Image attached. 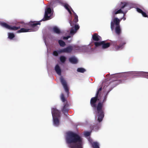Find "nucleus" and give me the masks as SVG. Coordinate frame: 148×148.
Here are the masks:
<instances>
[{
	"mask_svg": "<svg viewBox=\"0 0 148 148\" xmlns=\"http://www.w3.org/2000/svg\"><path fill=\"white\" fill-rule=\"evenodd\" d=\"M102 43H103L102 41L100 42H96L94 43L96 47H98L100 46H102Z\"/></svg>",
	"mask_w": 148,
	"mask_h": 148,
	"instance_id": "nucleus-28",
	"label": "nucleus"
},
{
	"mask_svg": "<svg viewBox=\"0 0 148 148\" xmlns=\"http://www.w3.org/2000/svg\"><path fill=\"white\" fill-rule=\"evenodd\" d=\"M8 38L10 40H12L15 37V35L13 33H8Z\"/></svg>",
	"mask_w": 148,
	"mask_h": 148,
	"instance_id": "nucleus-25",
	"label": "nucleus"
},
{
	"mask_svg": "<svg viewBox=\"0 0 148 148\" xmlns=\"http://www.w3.org/2000/svg\"><path fill=\"white\" fill-rule=\"evenodd\" d=\"M133 7V4L128 1H121L118 3L112 11L113 14H123L124 17L128 11Z\"/></svg>",
	"mask_w": 148,
	"mask_h": 148,
	"instance_id": "nucleus-2",
	"label": "nucleus"
},
{
	"mask_svg": "<svg viewBox=\"0 0 148 148\" xmlns=\"http://www.w3.org/2000/svg\"><path fill=\"white\" fill-rule=\"evenodd\" d=\"M66 141L69 148H82V138L76 133L71 132H67Z\"/></svg>",
	"mask_w": 148,
	"mask_h": 148,
	"instance_id": "nucleus-1",
	"label": "nucleus"
},
{
	"mask_svg": "<svg viewBox=\"0 0 148 148\" xmlns=\"http://www.w3.org/2000/svg\"><path fill=\"white\" fill-rule=\"evenodd\" d=\"M53 29L54 32L57 34H60L61 33L60 29L58 27L55 26L53 28Z\"/></svg>",
	"mask_w": 148,
	"mask_h": 148,
	"instance_id": "nucleus-23",
	"label": "nucleus"
},
{
	"mask_svg": "<svg viewBox=\"0 0 148 148\" xmlns=\"http://www.w3.org/2000/svg\"><path fill=\"white\" fill-rule=\"evenodd\" d=\"M136 10L138 12L141 13L143 16L144 17H147V15L146 13L145 12H143L139 8H137Z\"/></svg>",
	"mask_w": 148,
	"mask_h": 148,
	"instance_id": "nucleus-24",
	"label": "nucleus"
},
{
	"mask_svg": "<svg viewBox=\"0 0 148 148\" xmlns=\"http://www.w3.org/2000/svg\"><path fill=\"white\" fill-rule=\"evenodd\" d=\"M71 36H68L66 37H64L63 38V39L64 40H67L69 38H70Z\"/></svg>",
	"mask_w": 148,
	"mask_h": 148,
	"instance_id": "nucleus-38",
	"label": "nucleus"
},
{
	"mask_svg": "<svg viewBox=\"0 0 148 148\" xmlns=\"http://www.w3.org/2000/svg\"><path fill=\"white\" fill-rule=\"evenodd\" d=\"M40 25V21L31 22L29 23V24L28 25V28H21L20 30L18 31L17 32L20 33L36 31L38 30Z\"/></svg>",
	"mask_w": 148,
	"mask_h": 148,
	"instance_id": "nucleus-4",
	"label": "nucleus"
},
{
	"mask_svg": "<svg viewBox=\"0 0 148 148\" xmlns=\"http://www.w3.org/2000/svg\"><path fill=\"white\" fill-rule=\"evenodd\" d=\"M116 84V85L115 86H116L117 85Z\"/></svg>",
	"mask_w": 148,
	"mask_h": 148,
	"instance_id": "nucleus-40",
	"label": "nucleus"
},
{
	"mask_svg": "<svg viewBox=\"0 0 148 148\" xmlns=\"http://www.w3.org/2000/svg\"><path fill=\"white\" fill-rule=\"evenodd\" d=\"M69 60L71 63L74 64H76L78 62L77 58L74 56H72L69 58Z\"/></svg>",
	"mask_w": 148,
	"mask_h": 148,
	"instance_id": "nucleus-19",
	"label": "nucleus"
},
{
	"mask_svg": "<svg viewBox=\"0 0 148 148\" xmlns=\"http://www.w3.org/2000/svg\"><path fill=\"white\" fill-rule=\"evenodd\" d=\"M54 69L58 74L59 75H61V69L58 64H57L55 66Z\"/></svg>",
	"mask_w": 148,
	"mask_h": 148,
	"instance_id": "nucleus-18",
	"label": "nucleus"
},
{
	"mask_svg": "<svg viewBox=\"0 0 148 148\" xmlns=\"http://www.w3.org/2000/svg\"><path fill=\"white\" fill-rule=\"evenodd\" d=\"M68 105L66 104L64 106L62 110V112L65 115L67 116L68 114L67 111L68 109L67 108Z\"/></svg>",
	"mask_w": 148,
	"mask_h": 148,
	"instance_id": "nucleus-22",
	"label": "nucleus"
},
{
	"mask_svg": "<svg viewBox=\"0 0 148 148\" xmlns=\"http://www.w3.org/2000/svg\"><path fill=\"white\" fill-rule=\"evenodd\" d=\"M111 28L112 31L114 29L116 34L119 35L121 32V30L119 25V18L115 17L111 22Z\"/></svg>",
	"mask_w": 148,
	"mask_h": 148,
	"instance_id": "nucleus-6",
	"label": "nucleus"
},
{
	"mask_svg": "<svg viewBox=\"0 0 148 148\" xmlns=\"http://www.w3.org/2000/svg\"><path fill=\"white\" fill-rule=\"evenodd\" d=\"M126 42L125 40H121V42L120 44V45H122V48L123 49V48L124 45L126 44Z\"/></svg>",
	"mask_w": 148,
	"mask_h": 148,
	"instance_id": "nucleus-33",
	"label": "nucleus"
},
{
	"mask_svg": "<svg viewBox=\"0 0 148 148\" xmlns=\"http://www.w3.org/2000/svg\"><path fill=\"white\" fill-rule=\"evenodd\" d=\"M60 98H61V100H62V101L63 102H65L66 100L64 98V95L63 94H61V96H60Z\"/></svg>",
	"mask_w": 148,
	"mask_h": 148,
	"instance_id": "nucleus-34",
	"label": "nucleus"
},
{
	"mask_svg": "<svg viewBox=\"0 0 148 148\" xmlns=\"http://www.w3.org/2000/svg\"><path fill=\"white\" fill-rule=\"evenodd\" d=\"M58 43L60 46L63 47L65 45V42L62 40H59Z\"/></svg>",
	"mask_w": 148,
	"mask_h": 148,
	"instance_id": "nucleus-29",
	"label": "nucleus"
},
{
	"mask_svg": "<svg viewBox=\"0 0 148 148\" xmlns=\"http://www.w3.org/2000/svg\"><path fill=\"white\" fill-rule=\"evenodd\" d=\"M73 46H69L62 49H59L57 50L54 51L53 52V54L54 56H57L58 54L62 53H70L73 50Z\"/></svg>",
	"mask_w": 148,
	"mask_h": 148,
	"instance_id": "nucleus-8",
	"label": "nucleus"
},
{
	"mask_svg": "<svg viewBox=\"0 0 148 148\" xmlns=\"http://www.w3.org/2000/svg\"><path fill=\"white\" fill-rule=\"evenodd\" d=\"M103 43H102V47L103 49H106L109 47L110 45V44L109 43H105L104 41H102Z\"/></svg>",
	"mask_w": 148,
	"mask_h": 148,
	"instance_id": "nucleus-21",
	"label": "nucleus"
},
{
	"mask_svg": "<svg viewBox=\"0 0 148 148\" xmlns=\"http://www.w3.org/2000/svg\"><path fill=\"white\" fill-rule=\"evenodd\" d=\"M100 127V126L99 125H97L96 126H95L93 127H91V129H92V130H93L94 131H97L99 129Z\"/></svg>",
	"mask_w": 148,
	"mask_h": 148,
	"instance_id": "nucleus-27",
	"label": "nucleus"
},
{
	"mask_svg": "<svg viewBox=\"0 0 148 148\" xmlns=\"http://www.w3.org/2000/svg\"><path fill=\"white\" fill-rule=\"evenodd\" d=\"M77 71L79 72L83 73L86 71V70L84 68H79L77 69Z\"/></svg>",
	"mask_w": 148,
	"mask_h": 148,
	"instance_id": "nucleus-31",
	"label": "nucleus"
},
{
	"mask_svg": "<svg viewBox=\"0 0 148 148\" xmlns=\"http://www.w3.org/2000/svg\"><path fill=\"white\" fill-rule=\"evenodd\" d=\"M61 1V0H51V5L53 6V4L55 3H60Z\"/></svg>",
	"mask_w": 148,
	"mask_h": 148,
	"instance_id": "nucleus-30",
	"label": "nucleus"
},
{
	"mask_svg": "<svg viewBox=\"0 0 148 148\" xmlns=\"http://www.w3.org/2000/svg\"><path fill=\"white\" fill-rule=\"evenodd\" d=\"M91 132L86 131L84 132V135L86 137L89 136L91 134Z\"/></svg>",
	"mask_w": 148,
	"mask_h": 148,
	"instance_id": "nucleus-32",
	"label": "nucleus"
},
{
	"mask_svg": "<svg viewBox=\"0 0 148 148\" xmlns=\"http://www.w3.org/2000/svg\"><path fill=\"white\" fill-rule=\"evenodd\" d=\"M45 43L46 45L47 46V44H46V42L45 40Z\"/></svg>",
	"mask_w": 148,
	"mask_h": 148,
	"instance_id": "nucleus-39",
	"label": "nucleus"
},
{
	"mask_svg": "<svg viewBox=\"0 0 148 148\" xmlns=\"http://www.w3.org/2000/svg\"><path fill=\"white\" fill-rule=\"evenodd\" d=\"M113 84H116L117 85L118 84H119L121 83H122V81L121 80H115L113 82Z\"/></svg>",
	"mask_w": 148,
	"mask_h": 148,
	"instance_id": "nucleus-35",
	"label": "nucleus"
},
{
	"mask_svg": "<svg viewBox=\"0 0 148 148\" xmlns=\"http://www.w3.org/2000/svg\"><path fill=\"white\" fill-rule=\"evenodd\" d=\"M98 96H96V95L95 97H92L90 100V102L91 106L95 109L96 108V102L97 99L99 100V99H98Z\"/></svg>",
	"mask_w": 148,
	"mask_h": 148,
	"instance_id": "nucleus-15",
	"label": "nucleus"
},
{
	"mask_svg": "<svg viewBox=\"0 0 148 148\" xmlns=\"http://www.w3.org/2000/svg\"><path fill=\"white\" fill-rule=\"evenodd\" d=\"M60 59L61 62L64 63L66 60V58L64 56H61L60 57Z\"/></svg>",
	"mask_w": 148,
	"mask_h": 148,
	"instance_id": "nucleus-26",
	"label": "nucleus"
},
{
	"mask_svg": "<svg viewBox=\"0 0 148 148\" xmlns=\"http://www.w3.org/2000/svg\"><path fill=\"white\" fill-rule=\"evenodd\" d=\"M53 14V12L50 8H47L45 9L44 18L41 20L45 21L50 19Z\"/></svg>",
	"mask_w": 148,
	"mask_h": 148,
	"instance_id": "nucleus-9",
	"label": "nucleus"
},
{
	"mask_svg": "<svg viewBox=\"0 0 148 148\" xmlns=\"http://www.w3.org/2000/svg\"><path fill=\"white\" fill-rule=\"evenodd\" d=\"M63 6L67 10L70 14H71V10L73 12V10H72V8L67 3H65L63 4Z\"/></svg>",
	"mask_w": 148,
	"mask_h": 148,
	"instance_id": "nucleus-20",
	"label": "nucleus"
},
{
	"mask_svg": "<svg viewBox=\"0 0 148 148\" xmlns=\"http://www.w3.org/2000/svg\"><path fill=\"white\" fill-rule=\"evenodd\" d=\"M88 140L90 143L92 144L93 148H99V143L97 142H94L92 143V140L90 138H88Z\"/></svg>",
	"mask_w": 148,
	"mask_h": 148,
	"instance_id": "nucleus-17",
	"label": "nucleus"
},
{
	"mask_svg": "<svg viewBox=\"0 0 148 148\" xmlns=\"http://www.w3.org/2000/svg\"><path fill=\"white\" fill-rule=\"evenodd\" d=\"M92 38L93 40L98 41L101 40V37L97 34L95 33L92 36Z\"/></svg>",
	"mask_w": 148,
	"mask_h": 148,
	"instance_id": "nucleus-16",
	"label": "nucleus"
},
{
	"mask_svg": "<svg viewBox=\"0 0 148 148\" xmlns=\"http://www.w3.org/2000/svg\"><path fill=\"white\" fill-rule=\"evenodd\" d=\"M126 18L125 17L123 16V17L121 18L120 19H119V23L120 22V21L122 20H123L124 21H125V20Z\"/></svg>",
	"mask_w": 148,
	"mask_h": 148,
	"instance_id": "nucleus-37",
	"label": "nucleus"
},
{
	"mask_svg": "<svg viewBox=\"0 0 148 148\" xmlns=\"http://www.w3.org/2000/svg\"><path fill=\"white\" fill-rule=\"evenodd\" d=\"M129 74H134L136 76H140L146 77L148 76V72H130L129 73Z\"/></svg>",
	"mask_w": 148,
	"mask_h": 148,
	"instance_id": "nucleus-12",
	"label": "nucleus"
},
{
	"mask_svg": "<svg viewBox=\"0 0 148 148\" xmlns=\"http://www.w3.org/2000/svg\"><path fill=\"white\" fill-rule=\"evenodd\" d=\"M120 43L119 41H114L113 42V45L114 47V50L117 51L123 49L122 45H118L117 44Z\"/></svg>",
	"mask_w": 148,
	"mask_h": 148,
	"instance_id": "nucleus-14",
	"label": "nucleus"
},
{
	"mask_svg": "<svg viewBox=\"0 0 148 148\" xmlns=\"http://www.w3.org/2000/svg\"><path fill=\"white\" fill-rule=\"evenodd\" d=\"M60 80L65 92L67 94H68L69 92V90L67 87V83L66 81L62 77H60Z\"/></svg>",
	"mask_w": 148,
	"mask_h": 148,
	"instance_id": "nucleus-13",
	"label": "nucleus"
},
{
	"mask_svg": "<svg viewBox=\"0 0 148 148\" xmlns=\"http://www.w3.org/2000/svg\"><path fill=\"white\" fill-rule=\"evenodd\" d=\"M106 96H105L102 102H99L95 112V119L99 123L102 121L104 116V113L102 108L103 106V103L106 101Z\"/></svg>",
	"mask_w": 148,
	"mask_h": 148,
	"instance_id": "nucleus-3",
	"label": "nucleus"
},
{
	"mask_svg": "<svg viewBox=\"0 0 148 148\" xmlns=\"http://www.w3.org/2000/svg\"><path fill=\"white\" fill-rule=\"evenodd\" d=\"M101 89H102V88L101 87L100 88H99V89L98 90L96 94V95L97 96H98V94H99V92L101 91Z\"/></svg>",
	"mask_w": 148,
	"mask_h": 148,
	"instance_id": "nucleus-36",
	"label": "nucleus"
},
{
	"mask_svg": "<svg viewBox=\"0 0 148 148\" xmlns=\"http://www.w3.org/2000/svg\"><path fill=\"white\" fill-rule=\"evenodd\" d=\"M74 13L75 17L73 22H72L71 21L69 22L71 26L72 27L70 31V34L72 36H73L75 34L77 30L79 28V27L78 25L75 24V23L78 21V16L74 12Z\"/></svg>",
	"mask_w": 148,
	"mask_h": 148,
	"instance_id": "nucleus-7",
	"label": "nucleus"
},
{
	"mask_svg": "<svg viewBox=\"0 0 148 148\" xmlns=\"http://www.w3.org/2000/svg\"><path fill=\"white\" fill-rule=\"evenodd\" d=\"M0 25L2 27L10 30H16L20 28V27L12 26L3 22H0Z\"/></svg>",
	"mask_w": 148,
	"mask_h": 148,
	"instance_id": "nucleus-11",
	"label": "nucleus"
},
{
	"mask_svg": "<svg viewBox=\"0 0 148 148\" xmlns=\"http://www.w3.org/2000/svg\"><path fill=\"white\" fill-rule=\"evenodd\" d=\"M51 113L53 125L55 127H57L60 124V112L56 108H51Z\"/></svg>",
	"mask_w": 148,
	"mask_h": 148,
	"instance_id": "nucleus-5",
	"label": "nucleus"
},
{
	"mask_svg": "<svg viewBox=\"0 0 148 148\" xmlns=\"http://www.w3.org/2000/svg\"><path fill=\"white\" fill-rule=\"evenodd\" d=\"M109 91L108 92H107V94H108V93H109Z\"/></svg>",
	"mask_w": 148,
	"mask_h": 148,
	"instance_id": "nucleus-41",
	"label": "nucleus"
},
{
	"mask_svg": "<svg viewBox=\"0 0 148 148\" xmlns=\"http://www.w3.org/2000/svg\"><path fill=\"white\" fill-rule=\"evenodd\" d=\"M73 50L75 51L78 52H84L88 51V46L86 45L82 46L80 47L75 45L73 46Z\"/></svg>",
	"mask_w": 148,
	"mask_h": 148,
	"instance_id": "nucleus-10",
	"label": "nucleus"
}]
</instances>
